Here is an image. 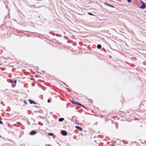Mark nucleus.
I'll use <instances>...</instances> for the list:
<instances>
[{"label": "nucleus", "instance_id": "obj_1", "mask_svg": "<svg viewBox=\"0 0 146 146\" xmlns=\"http://www.w3.org/2000/svg\"><path fill=\"white\" fill-rule=\"evenodd\" d=\"M140 4L141 5L140 8L142 9H145L146 7V5L143 2L141 1L140 3Z\"/></svg>", "mask_w": 146, "mask_h": 146}, {"label": "nucleus", "instance_id": "obj_2", "mask_svg": "<svg viewBox=\"0 0 146 146\" xmlns=\"http://www.w3.org/2000/svg\"><path fill=\"white\" fill-rule=\"evenodd\" d=\"M61 133L64 135H66L67 134V133L65 131H62L61 132Z\"/></svg>", "mask_w": 146, "mask_h": 146}, {"label": "nucleus", "instance_id": "obj_3", "mask_svg": "<svg viewBox=\"0 0 146 146\" xmlns=\"http://www.w3.org/2000/svg\"><path fill=\"white\" fill-rule=\"evenodd\" d=\"M71 102L73 104H78V105H81L80 104L78 103V102H76V101H71Z\"/></svg>", "mask_w": 146, "mask_h": 146}, {"label": "nucleus", "instance_id": "obj_4", "mask_svg": "<svg viewBox=\"0 0 146 146\" xmlns=\"http://www.w3.org/2000/svg\"><path fill=\"white\" fill-rule=\"evenodd\" d=\"M29 102H30L31 104H36V103H35L34 101H32L30 100H29Z\"/></svg>", "mask_w": 146, "mask_h": 146}, {"label": "nucleus", "instance_id": "obj_5", "mask_svg": "<svg viewBox=\"0 0 146 146\" xmlns=\"http://www.w3.org/2000/svg\"><path fill=\"white\" fill-rule=\"evenodd\" d=\"M36 133L35 131H33L31 132L30 134L31 135H33L35 134Z\"/></svg>", "mask_w": 146, "mask_h": 146}, {"label": "nucleus", "instance_id": "obj_6", "mask_svg": "<svg viewBox=\"0 0 146 146\" xmlns=\"http://www.w3.org/2000/svg\"><path fill=\"white\" fill-rule=\"evenodd\" d=\"M97 48L98 49H100L101 48V46L100 44H98L97 46Z\"/></svg>", "mask_w": 146, "mask_h": 146}, {"label": "nucleus", "instance_id": "obj_7", "mask_svg": "<svg viewBox=\"0 0 146 146\" xmlns=\"http://www.w3.org/2000/svg\"><path fill=\"white\" fill-rule=\"evenodd\" d=\"M64 120V119L63 118H60L59 119V121H63Z\"/></svg>", "mask_w": 146, "mask_h": 146}, {"label": "nucleus", "instance_id": "obj_8", "mask_svg": "<svg viewBox=\"0 0 146 146\" xmlns=\"http://www.w3.org/2000/svg\"><path fill=\"white\" fill-rule=\"evenodd\" d=\"M76 128H77L81 130H82V128L79 126H77Z\"/></svg>", "mask_w": 146, "mask_h": 146}, {"label": "nucleus", "instance_id": "obj_9", "mask_svg": "<svg viewBox=\"0 0 146 146\" xmlns=\"http://www.w3.org/2000/svg\"><path fill=\"white\" fill-rule=\"evenodd\" d=\"M48 135L52 136L53 135V133H49L48 134Z\"/></svg>", "mask_w": 146, "mask_h": 146}, {"label": "nucleus", "instance_id": "obj_10", "mask_svg": "<svg viewBox=\"0 0 146 146\" xmlns=\"http://www.w3.org/2000/svg\"><path fill=\"white\" fill-rule=\"evenodd\" d=\"M127 1H128V2L130 3L131 2V0H127Z\"/></svg>", "mask_w": 146, "mask_h": 146}, {"label": "nucleus", "instance_id": "obj_11", "mask_svg": "<svg viewBox=\"0 0 146 146\" xmlns=\"http://www.w3.org/2000/svg\"><path fill=\"white\" fill-rule=\"evenodd\" d=\"M3 122L1 121H0V124H2Z\"/></svg>", "mask_w": 146, "mask_h": 146}, {"label": "nucleus", "instance_id": "obj_12", "mask_svg": "<svg viewBox=\"0 0 146 146\" xmlns=\"http://www.w3.org/2000/svg\"><path fill=\"white\" fill-rule=\"evenodd\" d=\"M14 82L16 84L17 83V80H15Z\"/></svg>", "mask_w": 146, "mask_h": 146}, {"label": "nucleus", "instance_id": "obj_13", "mask_svg": "<svg viewBox=\"0 0 146 146\" xmlns=\"http://www.w3.org/2000/svg\"><path fill=\"white\" fill-rule=\"evenodd\" d=\"M48 102H50V100H48Z\"/></svg>", "mask_w": 146, "mask_h": 146}, {"label": "nucleus", "instance_id": "obj_14", "mask_svg": "<svg viewBox=\"0 0 146 146\" xmlns=\"http://www.w3.org/2000/svg\"><path fill=\"white\" fill-rule=\"evenodd\" d=\"M145 13H146V11H145Z\"/></svg>", "mask_w": 146, "mask_h": 146}, {"label": "nucleus", "instance_id": "obj_15", "mask_svg": "<svg viewBox=\"0 0 146 146\" xmlns=\"http://www.w3.org/2000/svg\"><path fill=\"white\" fill-rule=\"evenodd\" d=\"M1 137V135H0V137Z\"/></svg>", "mask_w": 146, "mask_h": 146}]
</instances>
